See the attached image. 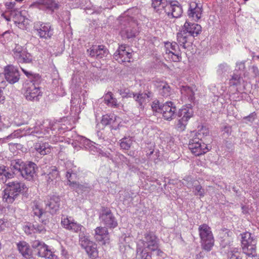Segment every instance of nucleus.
Masks as SVG:
<instances>
[{
	"label": "nucleus",
	"instance_id": "1",
	"mask_svg": "<svg viewBox=\"0 0 259 259\" xmlns=\"http://www.w3.org/2000/svg\"><path fill=\"white\" fill-rule=\"evenodd\" d=\"M60 123L55 122L54 123L51 122L50 121L46 120L43 122L41 124H37L33 127H26L23 129L19 130L22 134L21 135H19L18 131H15L14 133L9 136L7 138L18 137L21 136L32 135L38 138H44L46 139L50 138L52 135H56L57 133H61Z\"/></svg>",
	"mask_w": 259,
	"mask_h": 259
},
{
	"label": "nucleus",
	"instance_id": "2",
	"mask_svg": "<svg viewBox=\"0 0 259 259\" xmlns=\"http://www.w3.org/2000/svg\"><path fill=\"white\" fill-rule=\"evenodd\" d=\"M158 247L156 236L152 233H146L144 238L138 243L137 254L141 259H151V255L148 251H154Z\"/></svg>",
	"mask_w": 259,
	"mask_h": 259
},
{
	"label": "nucleus",
	"instance_id": "3",
	"mask_svg": "<svg viewBox=\"0 0 259 259\" xmlns=\"http://www.w3.org/2000/svg\"><path fill=\"white\" fill-rule=\"evenodd\" d=\"M208 134V130L202 127L197 133H195L192 138L190 139L188 146L192 154L195 156H199L210 150V147L204 143L201 139V135L206 136Z\"/></svg>",
	"mask_w": 259,
	"mask_h": 259
},
{
	"label": "nucleus",
	"instance_id": "4",
	"mask_svg": "<svg viewBox=\"0 0 259 259\" xmlns=\"http://www.w3.org/2000/svg\"><path fill=\"white\" fill-rule=\"evenodd\" d=\"M26 187L24 183L18 182H10L4 191L3 200L8 204L12 203L18 195L25 191Z\"/></svg>",
	"mask_w": 259,
	"mask_h": 259
},
{
	"label": "nucleus",
	"instance_id": "5",
	"mask_svg": "<svg viewBox=\"0 0 259 259\" xmlns=\"http://www.w3.org/2000/svg\"><path fill=\"white\" fill-rule=\"evenodd\" d=\"M241 244L243 252L247 255L254 256L256 254V240L251 233L245 232L242 235Z\"/></svg>",
	"mask_w": 259,
	"mask_h": 259
},
{
	"label": "nucleus",
	"instance_id": "6",
	"mask_svg": "<svg viewBox=\"0 0 259 259\" xmlns=\"http://www.w3.org/2000/svg\"><path fill=\"white\" fill-rule=\"evenodd\" d=\"M198 230L203 248L207 251L210 250L214 244V239L210 227L203 224L199 227Z\"/></svg>",
	"mask_w": 259,
	"mask_h": 259
},
{
	"label": "nucleus",
	"instance_id": "7",
	"mask_svg": "<svg viewBox=\"0 0 259 259\" xmlns=\"http://www.w3.org/2000/svg\"><path fill=\"white\" fill-rule=\"evenodd\" d=\"M164 49L165 58L170 61L178 62L181 61V52L178 45L176 42L165 43Z\"/></svg>",
	"mask_w": 259,
	"mask_h": 259
},
{
	"label": "nucleus",
	"instance_id": "8",
	"mask_svg": "<svg viewBox=\"0 0 259 259\" xmlns=\"http://www.w3.org/2000/svg\"><path fill=\"white\" fill-rule=\"evenodd\" d=\"M33 28L37 35L41 38L50 39L54 33V29L49 23L36 22Z\"/></svg>",
	"mask_w": 259,
	"mask_h": 259
},
{
	"label": "nucleus",
	"instance_id": "9",
	"mask_svg": "<svg viewBox=\"0 0 259 259\" xmlns=\"http://www.w3.org/2000/svg\"><path fill=\"white\" fill-rule=\"evenodd\" d=\"M32 247L37 250V255L41 257L49 259H57V256L49 248V246L44 242L39 240H35L32 242Z\"/></svg>",
	"mask_w": 259,
	"mask_h": 259
},
{
	"label": "nucleus",
	"instance_id": "10",
	"mask_svg": "<svg viewBox=\"0 0 259 259\" xmlns=\"http://www.w3.org/2000/svg\"><path fill=\"white\" fill-rule=\"evenodd\" d=\"M12 55L20 63H30L32 60L31 55L27 52L26 49L19 45H15L12 51Z\"/></svg>",
	"mask_w": 259,
	"mask_h": 259
},
{
	"label": "nucleus",
	"instance_id": "11",
	"mask_svg": "<svg viewBox=\"0 0 259 259\" xmlns=\"http://www.w3.org/2000/svg\"><path fill=\"white\" fill-rule=\"evenodd\" d=\"M61 224L64 228L74 233L83 231L85 228L74 220L67 216H63L61 218Z\"/></svg>",
	"mask_w": 259,
	"mask_h": 259
},
{
	"label": "nucleus",
	"instance_id": "12",
	"mask_svg": "<svg viewBox=\"0 0 259 259\" xmlns=\"http://www.w3.org/2000/svg\"><path fill=\"white\" fill-rule=\"evenodd\" d=\"M42 96L40 88L32 81L28 83L25 93V96L27 100L37 101Z\"/></svg>",
	"mask_w": 259,
	"mask_h": 259
},
{
	"label": "nucleus",
	"instance_id": "13",
	"mask_svg": "<svg viewBox=\"0 0 259 259\" xmlns=\"http://www.w3.org/2000/svg\"><path fill=\"white\" fill-rule=\"evenodd\" d=\"M73 141L77 142L79 146H83L93 154H102V150L96 146V144L82 136H77Z\"/></svg>",
	"mask_w": 259,
	"mask_h": 259
},
{
	"label": "nucleus",
	"instance_id": "14",
	"mask_svg": "<svg viewBox=\"0 0 259 259\" xmlns=\"http://www.w3.org/2000/svg\"><path fill=\"white\" fill-rule=\"evenodd\" d=\"M4 75L6 80L10 84L17 82L20 79V73L17 67L9 65L4 68Z\"/></svg>",
	"mask_w": 259,
	"mask_h": 259
},
{
	"label": "nucleus",
	"instance_id": "15",
	"mask_svg": "<svg viewBox=\"0 0 259 259\" xmlns=\"http://www.w3.org/2000/svg\"><path fill=\"white\" fill-rule=\"evenodd\" d=\"M132 57V53L129 47L121 45L114 54V58L119 63L129 62Z\"/></svg>",
	"mask_w": 259,
	"mask_h": 259
},
{
	"label": "nucleus",
	"instance_id": "16",
	"mask_svg": "<svg viewBox=\"0 0 259 259\" xmlns=\"http://www.w3.org/2000/svg\"><path fill=\"white\" fill-rule=\"evenodd\" d=\"M31 6L51 13L59 8L58 4L54 0H37L36 2L33 3Z\"/></svg>",
	"mask_w": 259,
	"mask_h": 259
},
{
	"label": "nucleus",
	"instance_id": "17",
	"mask_svg": "<svg viewBox=\"0 0 259 259\" xmlns=\"http://www.w3.org/2000/svg\"><path fill=\"white\" fill-rule=\"evenodd\" d=\"M100 219L101 222L108 228H114L118 224L111 211L108 209H105L102 211Z\"/></svg>",
	"mask_w": 259,
	"mask_h": 259
},
{
	"label": "nucleus",
	"instance_id": "18",
	"mask_svg": "<svg viewBox=\"0 0 259 259\" xmlns=\"http://www.w3.org/2000/svg\"><path fill=\"white\" fill-rule=\"evenodd\" d=\"M75 174L73 173L72 171L69 170L67 171L66 177L68 180L67 185L73 190H75L77 193H80L83 191L88 190L89 186L88 184H80L76 182L72 181L73 180L72 177L75 176Z\"/></svg>",
	"mask_w": 259,
	"mask_h": 259
},
{
	"label": "nucleus",
	"instance_id": "19",
	"mask_svg": "<svg viewBox=\"0 0 259 259\" xmlns=\"http://www.w3.org/2000/svg\"><path fill=\"white\" fill-rule=\"evenodd\" d=\"M176 107L171 102H166L163 104L161 108V113L164 119L171 120L175 116Z\"/></svg>",
	"mask_w": 259,
	"mask_h": 259
},
{
	"label": "nucleus",
	"instance_id": "20",
	"mask_svg": "<svg viewBox=\"0 0 259 259\" xmlns=\"http://www.w3.org/2000/svg\"><path fill=\"white\" fill-rule=\"evenodd\" d=\"M94 236L95 240L102 244H106L109 242V232L107 229L104 227H97L95 229Z\"/></svg>",
	"mask_w": 259,
	"mask_h": 259
},
{
	"label": "nucleus",
	"instance_id": "21",
	"mask_svg": "<svg viewBox=\"0 0 259 259\" xmlns=\"http://www.w3.org/2000/svg\"><path fill=\"white\" fill-rule=\"evenodd\" d=\"M165 11L168 16L171 15L174 18L180 17L183 12L182 8L177 1L171 2L166 6Z\"/></svg>",
	"mask_w": 259,
	"mask_h": 259
},
{
	"label": "nucleus",
	"instance_id": "22",
	"mask_svg": "<svg viewBox=\"0 0 259 259\" xmlns=\"http://www.w3.org/2000/svg\"><path fill=\"white\" fill-rule=\"evenodd\" d=\"M202 6L196 2H191L189 5L188 16L194 21H198L201 17Z\"/></svg>",
	"mask_w": 259,
	"mask_h": 259
},
{
	"label": "nucleus",
	"instance_id": "23",
	"mask_svg": "<svg viewBox=\"0 0 259 259\" xmlns=\"http://www.w3.org/2000/svg\"><path fill=\"white\" fill-rule=\"evenodd\" d=\"M36 164L32 162L24 163L21 175L26 179L31 180L35 172Z\"/></svg>",
	"mask_w": 259,
	"mask_h": 259
},
{
	"label": "nucleus",
	"instance_id": "24",
	"mask_svg": "<svg viewBox=\"0 0 259 259\" xmlns=\"http://www.w3.org/2000/svg\"><path fill=\"white\" fill-rule=\"evenodd\" d=\"M90 55L92 57L101 59L106 57L108 54V50L103 45L95 46L88 50Z\"/></svg>",
	"mask_w": 259,
	"mask_h": 259
},
{
	"label": "nucleus",
	"instance_id": "25",
	"mask_svg": "<svg viewBox=\"0 0 259 259\" xmlns=\"http://www.w3.org/2000/svg\"><path fill=\"white\" fill-rule=\"evenodd\" d=\"M136 26V23L129 24L128 26L122 28L120 34L121 36L124 38H131L135 37L138 31Z\"/></svg>",
	"mask_w": 259,
	"mask_h": 259
},
{
	"label": "nucleus",
	"instance_id": "26",
	"mask_svg": "<svg viewBox=\"0 0 259 259\" xmlns=\"http://www.w3.org/2000/svg\"><path fill=\"white\" fill-rule=\"evenodd\" d=\"M183 28L191 37L198 35L201 31V26L200 25L188 21L185 22Z\"/></svg>",
	"mask_w": 259,
	"mask_h": 259
},
{
	"label": "nucleus",
	"instance_id": "27",
	"mask_svg": "<svg viewBox=\"0 0 259 259\" xmlns=\"http://www.w3.org/2000/svg\"><path fill=\"white\" fill-rule=\"evenodd\" d=\"M14 22L19 28L27 29L30 25V21L24 16L21 13H18L14 17Z\"/></svg>",
	"mask_w": 259,
	"mask_h": 259
},
{
	"label": "nucleus",
	"instance_id": "28",
	"mask_svg": "<svg viewBox=\"0 0 259 259\" xmlns=\"http://www.w3.org/2000/svg\"><path fill=\"white\" fill-rule=\"evenodd\" d=\"M194 115V111L191 105H187L182 107L179 112V116L181 118L188 121Z\"/></svg>",
	"mask_w": 259,
	"mask_h": 259
},
{
	"label": "nucleus",
	"instance_id": "29",
	"mask_svg": "<svg viewBox=\"0 0 259 259\" xmlns=\"http://www.w3.org/2000/svg\"><path fill=\"white\" fill-rule=\"evenodd\" d=\"M60 199L59 196H53L50 197L46 203L51 213L55 212L58 210L60 206Z\"/></svg>",
	"mask_w": 259,
	"mask_h": 259
},
{
	"label": "nucleus",
	"instance_id": "30",
	"mask_svg": "<svg viewBox=\"0 0 259 259\" xmlns=\"http://www.w3.org/2000/svg\"><path fill=\"white\" fill-rule=\"evenodd\" d=\"M19 252L25 257H27L31 254L29 244L25 241H20L17 244Z\"/></svg>",
	"mask_w": 259,
	"mask_h": 259
},
{
	"label": "nucleus",
	"instance_id": "31",
	"mask_svg": "<svg viewBox=\"0 0 259 259\" xmlns=\"http://www.w3.org/2000/svg\"><path fill=\"white\" fill-rule=\"evenodd\" d=\"M36 151L41 155L50 153L51 151V147L47 143H36L34 145Z\"/></svg>",
	"mask_w": 259,
	"mask_h": 259
},
{
	"label": "nucleus",
	"instance_id": "32",
	"mask_svg": "<svg viewBox=\"0 0 259 259\" xmlns=\"http://www.w3.org/2000/svg\"><path fill=\"white\" fill-rule=\"evenodd\" d=\"M244 82V80L241 76V73L234 72L231 75L229 83L230 86L238 87L241 85Z\"/></svg>",
	"mask_w": 259,
	"mask_h": 259
},
{
	"label": "nucleus",
	"instance_id": "33",
	"mask_svg": "<svg viewBox=\"0 0 259 259\" xmlns=\"http://www.w3.org/2000/svg\"><path fill=\"white\" fill-rule=\"evenodd\" d=\"M152 97V93L148 92V93L139 94L136 95L135 94V100L139 104L140 106H143V104L148 102L149 98Z\"/></svg>",
	"mask_w": 259,
	"mask_h": 259
},
{
	"label": "nucleus",
	"instance_id": "34",
	"mask_svg": "<svg viewBox=\"0 0 259 259\" xmlns=\"http://www.w3.org/2000/svg\"><path fill=\"white\" fill-rule=\"evenodd\" d=\"M81 99L79 97H72L71 100V111L74 114H79L81 112Z\"/></svg>",
	"mask_w": 259,
	"mask_h": 259
},
{
	"label": "nucleus",
	"instance_id": "35",
	"mask_svg": "<svg viewBox=\"0 0 259 259\" xmlns=\"http://www.w3.org/2000/svg\"><path fill=\"white\" fill-rule=\"evenodd\" d=\"M84 249L85 250L88 256L91 259H95L98 256L97 245L95 243H93V244H91Z\"/></svg>",
	"mask_w": 259,
	"mask_h": 259
},
{
	"label": "nucleus",
	"instance_id": "36",
	"mask_svg": "<svg viewBox=\"0 0 259 259\" xmlns=\"http://www.w3.org/2000/svg\"><path fill=\"white\" fill-rule=\"evenodd\" d=\"M79 243L82 247L83 248L87 246L93 244L94 242L91 241L89 239V236L87 235V233L84 231L80 232L79 235Z\"/></svg>",
	"mask_w": 259,
	"mask_h": 259
},
{
	"label": "nucleus",
	"instance_id": "37",
	"mask_svg": "<svg viewBox=\"0 0 259 259\" xmlns=\"http://www.w3.org/2000/svg\"><path fill=\"white\" fill-rule=\"evenodd\" d=\"M191 36L187 34L183 28L177 34V40L180 45L185 47V44L188 41Z\"/></svg>",
	"mask_w": 259,
	"mask_h": 259
},
{
	"label": "nucleus",
	"instance_id": "38",
	"mask_svg": "<svg viewBox=\"0 0 259 259\" xmlns=\"http://www.w3.org/2000/svg\"><path fill=\"white\" fill-rule=\"evenodd\" d=\"M12 177L13 174L8 171L5 165H0V183H5L8 179Z\"/></svg>",
	"mask_w": 259,
	"mask_h": 259
},
{
	"label": "nucleus",
	"instance_id": "39",
	"mask_svg": "<svg viewBox=\"0 0 259 259\" xmlns=\"http://www.w3.org/2000/svg\"><path fill=\"white\" fill-rule=\"evenodd\" d=\"M160 94L164 97L168 96L170 93V88L169 85L164 81H161L157 85Z\"/></svg>",
	"mask_w": 259,
	"mask_h": 259
},
{
	"label": "nucleus",
	"instance_id": "40",
	"mask_svg": "<svg viewBox=\"0 0 259 259\" xmlns=\"http://www.w3.org/2000/svg\"><path fill=\"white\" fill-rule=\"evenodd\" d=\"M182 95L184 97H188L190 101H193L194 99V90L188 86H183L181 89Z\"/></svg>",
	"mask_w": 259,
	"mask_h": 259
},
{
	"label": "nucleus",
	"instance_id": "41",
	"mask_svg": "<svg viewBox=\"0 0 259 259\" xmlns=\"http://www.w3.org/2000/svg\"><path fill=\"white\" fill-rule=\"evenodd\" d=\"M165 0H152V5L153 8L157 12L166 8L167 5Z\"/></svg>",
	"mask_w": 259,
	"mask_h": 259
},
{
	"label": "nucleus",
	"instance_id": "42",
	"mask_svg": "<svg viewBox=\"0 0 259 259\" xmlns=\"http://www.w3.org/2000/svg\"><path fill=\"white\" fill-rule=\"evenodd\" d=\"M46 179L49 183L54 181H57L59 179V173L55 167H53L49 174L46 176Z\"/></svg>",
	"mask_w": 259,
	"mask_h": 259
},
{
	"label": "nucleus",
	"instance_id": "43",
	"mask_svg": "<svg viewBox=\"0 0 259 259\" xmlns=\"http://www.w3.org/2000/svg\"><path fill=\"white\" fill-rule=\"evenodd\" d=\"M133 141L134 139L133 137H128L123 138L120 140V147L124 150H128L132 146Z\"/></svg>",
	"mask_w": 259,
	"mask_h": 259
},
{
	"label": "nucleus",
	"instance_id": "44",
	"mask_svg": "<svg viewBox=\"0 0 259 259\" xmlns=\"http://www.w3.org/2000/svg\"><path fill=\"white\" fill-rule=\"evenodd\" d=\"M24 163L21 160L16 159L11 161V167L12 169L14 170V172L16 171L20 172L21 173L22 169Z\"/></svg>",
	"mask_w": 259,
	"mask_h": 259
},
{
	"label": "nucleus",
	"instance_id": "45",
	"mask_svg": "<svg viewBox=\"0 0 259 259\" xmlns=\"http://www.w3.org/2000/svg\"><path fill=\"white\" fill-rule=\"evenodd\" d=\"M121 122V119L114 114H110V123L113 129L117 128Z\"/></svg>",
	"mask_w": 259,
	"mask_h": 259
},
{
	"label": "nucleus",
	"instance_id": "46",
	"mask_svg": "<svg viewBox=\"0 0 259 259\" xmlns=\"http://www.w3.org/2000/svg\"><path fill=\"white\" fill-rule=\"evenodd\" d=\"M197 182L194 181L193 182V192L195 195L199 196L200 197H203L205 194V191L202 189L201 186L197 184Z\"/></svg>",
	"mask_w": 259,
	"mask_h": 259
},
{
	"label": "nucleus",
	"instance_id": "47",
	"mask_svg": "<svg viewBox=\"0 0 259 259\" xmlns=\"http://www.w3.org/2000/svg\"><path fill=\"white\" fill-rule=\"evenodd\" d=\"M33 212V214L35 216L38 217L39 219L42 217L45 213L41 206L37 203H35L34 205Z\"/></svg>",
	"mask_w": 259,
	"mask_h": 259
},
{
	"label": "nucleus",
	"instance_id": "48",
	"mask_svg": "<svg viewBox=\"0 0 259 259\" xmlns=\"http://www.w3.org/2000/svg\"><path fill=\"white\" fill-rule=\"evenodd\" d=\"M119 94L123 98H130L132 97H135V94L133 93H131L127 89L120 90L119 91Z\"/></svg>",
	"mask_w": 259,
	"mask_h": 259
},
{
	"label": "nucleus",
	"instance_id": "49",
	"mask_svg": "<svg viewBox=\"0 0 259 259\" xmlns=\"http://www.w3.org/2000/svg\"><path fill=\"white\" fill-rule=\"evenodd\" d=\"M188 121L181 118V119L178 120L177 124V130L180 131H183L186 128Z\"/></svg>",
	"mask_w": 259,
	"mask_h": 259
},
{
	"label": "nucleus",
	"instance_id": "50",
	"mask_svg": "<svg viewBox=\"0 0 259 259\" xmlns=\"http://www.w3.org/2000/svg\"><path fill=\"white\" fill-rule=\"evenodd\" d=\"M10 226L11 223L7 219H0V232L5 231Z\"/></svg>",
	"mask_w": 259,
	"mask_h": 259
},
{
	"label": "nucleus",
	"instance_id": "51",
	"mask_svg": "<svg viewBox=\"0 0 259 259\" xmlns=\"http://www.w3.org/2000/svg\"><path fill=\"white\" fill-rule=\"evenodd\" d=\"M228 256L229 259H242L237 249L229 252Z\"/></svg>",
	"mask_w": 259,
	"mask_h": 259
},
{
	"label": "nucleus",
	"instance_id": "52",
	"mask_svg": "<svg viewBox=\"0 0 259 259\" xmlns=\"http://www.w3.org/2000/svg\"><path fill=\"white\" fill-rule=\"evenodd\" d=\"M162 105H160L158 101H155L153 102L151 107L154 111L160 112L161 113V108Z\"/></svg>",
	"mask_w": 259,
	"mask_h": 259
},
{
	"label": "nucleus",
	"instance_id": "53",
	"mask_svg": "<svg viewBox=\"0 0 259 259\" xmlns=\"http://www.w3.org/2000/svg\"><path fill=\"white\" fill-rule=\"evenodd\" d=\"M23 230L25 233L27 234H31L34 233V225L32 226L29 225H25L23 226Z\"/></svg>",
	"mask_w": 259,
	"mask_h": 259
},
{
	"label": "nucleus",
	"instance_id": "54",
	"mask_svg": "<svg viewBox=\"0 0 259 259\" xmlns=\"http://www.w3.org/2000/svg\"><path fill=\"white\" fill-rule=\"evenodd\" d=\"M108 106L114 108H119L120 107H123V105L120 103H118L116 99L113 98V99L107 104Z\"/></svg>",
	"mask_w": 259,
	"mask_h": 259
},
{
	"label": "nucleus",
	"instance_id": "55",
	"mask_svg": "<svg viewBox=\"0 0 259 259\" xmlns=\"http://www.w3.org/2000/svg\"><path fill=\"white\" fill-rule=\"evenodd\" d=\"M113 94L111 92H108L104 96V101L106 104H108L113 99Z\"/></svg>",
	"mask_w": 259,
	"mask_h": 259
},
{
	"label": "nucleus",
	"instance_id": "56",
	"mask_svg": "<svg viewBox=\"0 0 259 259\" xmlns=\"http://www.w3.org/2000/svg\"><path fill=\"white\" fill-rule=\"evenodd\" d=\"M110 115H105L103 116L102 119L101 121V123L103 125H108L110 123Z\"/></svg>",
	"mask_w": 259,
	"mask_h": 259
},
{
	"label": "nucleus",
	"instance_id": "57",
	"mask_svg": "<svg viewBox=\"0 0 259 259\" xmlns=\"http://www.w3.org/2000/svg\"><path fill=\"white\" fill-rule=\"evenodd\" d=\"M244 68H245L244 62H237L236 63L235 71H237V70H239L240 71L239 73H241V72L242 71Z\"/></svg>",
	"mask_w": 259,
	"mask_h": 259
},
{
	"label": "nucleus",
	"instance_id": "58",
	"mask_svg": "<svg viewBox=\"0 0 259 259\" xmlns=\"http://www.w3.org/2000/svg\"><path fill=\"white\" fill-rule=\"evenodd\" d=\"M34 233H36V232L42 233L44 231H45V230H46L44 226L42 225H41V226L37 225L36 226H35L34 225Z\"/></svg>",
	"mask_w": 259,
	"mask_h": 259
},
{
	"label": "nucleus",
	"instance_id": "59",
	"mask_svg": "<svg viewBox=\"0 0 259 259\" xmlns=\"http://www.w3.org/2000/svg\"><path fill=\"white\" fill-rule=\"evenodd\" d=\"M222 131L223 132V134H226V136H228L231 133V127L228 125L225 126Z\"/></svg>",
	"mask_w": 259,
	"mask_h": 259
},
{
	"label": "nucleus",
	"instance_id": "60",
	"mask_svg": "<svg viewBox=\"0 0 259 259\" xmlns=\"http://www.w3.org/2000/svg\"><path fill=\"white\" fill-rule=\"evenodd\" d=\"M256 114L254 112H253L251 113L248 116H246L244 117V119L247 120L248 121L250 122L253 121L255 118Z\"/></svg>",
	"mask_w": 259,
	"mask_h": 259
},
{
	"label": "nucleus",
	"instance_id": "61",
	"mask_svg": "<svg viewBox=\"0 0 259 259\" xmlns=\"http://www.w3.org/2000/svg\"><path fill=\"white\" fill-rule=\"evenodd\" d=\"M154 146L153 145H151L150 147V148L149 149V151H147V155L148 157H149V158H151L152 159V158L151 157V155L153 154L154 152Z\"/></svg>",
	"mask_w": 259,
	"mask_h": 259
},
{
	"label": "nucleus",
	"instance_id": "62",
	"mask_svg": "<svg viewBox=\"0 0 259 259\" xmlns=\"http://www.w3.org/2000/svg\"><path fill=\"white\" fill-rule=\"evenodd\" d=\"M5 100V96L4 91L2 88L0 87V103H3Z\"/></svg>",
	"mask_w": 259,
	"mask_h": 259
},
{
	"label": "nucleus",
	"instance_id": "63",
	"mask_svg": "<svg viewBox=\"0 0 259 259\" xmlns=\"http://www.w3.org/2000/svg\"><path fill=\"white\" fill-rule=\"evenodd\" d=\"M242 212L244 214L249 213V209L248 206H244V205L242 206Z\"/></svg>",
	"mask_w": 259,
	"mask_h": 259
},
{
	"label": "nucleus",
	"instance_id": "64",
	"mask_svg": "<svg viewBox=\"0 0 259 259\" xmlns=\"http://www.w3.org/2000/svg\"><path fill=\"white\" fill-rule=\"evenodd\" d=\"M219 68L222 69V70H223V69H225V71H226L229 68V66L226 64V63H223V64H221L220 66H219Z\"/></svg>",
	"mask_w": 259,
	"mask_h": 259
}]
</instances>
